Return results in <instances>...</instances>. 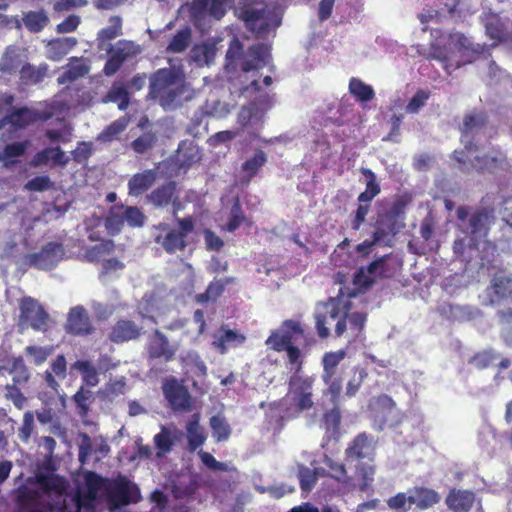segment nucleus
Wrapping results in <instances>:
<instances>
[{"mask_svg": "<svg viewBox=\"0 0 512 512\" xmlns=\"http://www.w3.org/2000/svg\"><path fill=\"white\" fill-rule=\"evenodd\" d=\"M370 407L374 411L382 410V415L376 416L380 417L382 423H385L388 420V415L392 414L395 409V402L388 395H380L371 401Z\"/></svg>", "mask_w": 512, "mask_h": 512, "instance_id": "nucleus-49", "label": "nucleus"}, {"mask_svg": "<svg viewBox=\"0 0 512 512\" xmlns=\"http://www.w3.org/2000/svg\"><path fill=\"white\" fill-rule=\"evenodd\" d=\"M148 95L165 110H171L189 101L193 93L181 69L166 67L151 74Z\"/></svg>", "mask_w": 512, "mask_h": 512, "instance_id": "nucleus-2", "label": "nucleus"}, {"mask_svg": "<svg viewBox=\"0 0 512 512\" xmlns=\"http://www.w3.org/2000/svg\"><path fill=\"white\" fill-rule=\"evenodd\" d=\"M123 217L130 227H141L146 219L141 209L136 206H127L124 209Z\"/></svg>", "mask_w": 512, "mask_h": 512, "instance_id": "nucleus-60", "label": "nucleus"}, {"mask_svg": "<svg viewBox=\"0 0 512 512\" xmlns=\"http://www.w3.org/2000/svg\"><path fill=\"white\" fill-rule=\"evenodd\" d=\"M321 378L327 386L326 394L331 397L333 404H337L342 391V379L337 374L328 375V377L321 375Z\"/></svg>", "mask_w": 512, "mask_h": 512, "instance_id": "nucleus-54", "label": "nucleus"}, {"mask_svg": "<svg viewBox=\"0 0 512 512\" xmlns=\"http://www.w3.org/2000/svg\"><path fill=\"white\" fill-rule=\"evenodd\" d=\"M283 11L279 0L258 1V40L262 37H274L276 29L282 23Z\"/></svg>", "mask_w": 512, "mask_h": 512, "instance_id": "nucleus-8", "label": "nucleus"}, {"mask_svg": "<svg viewBox=\"0 0 512 512\" xmlns=\"http://www.w3.org/2000/svg\"><path fill=\"white\" fill-rule=\"evenodd\" d=\"M220 333L219 338L213 344L221 354L226 353L230 348L240 346L246 340L243 334L225 327H221Z\"/></svg>", "mask_w": 512, "mask_h": 512, "instance_id": "nucleus-34", "label": "nucleus"}, {"mask_svg": "<svg viewBox=\"0 0 512 512\" xmlns=\"http://www.w3.org/2000/svg\"><path fill=\"white\" fill-rule=\"evenodd\" d=\"M51 347H42L36 345H30L25 348V354L33 359V363L36 366L43 364L48 356L52 353Z\"/></svg>", "mask_w": 512, "mask_h": 512, "instance_id": "nucleus-59", "label": "nucleus"}, {"mask_svg": "<svg viewBox=\"0 0 512 512\" xmlns=\"http://www.w3.org/2000/svg\"><path fill=\"white\" fill-rule=\"evenodd\" d=\"M348 310L347 303L337 298H330L327 302L318 304L315 311V320L319 336L326 338L329 335L328 326L334 322H336V335L338 337L342 336L346 331V316Z\"/></svg>", "mask_w": 512, "mask_h": 512, "instance_id": "nucleus-5", "label": "nucleus"}, {"mask_svg": "<svg viewBox=\"0 0 512 512\" xmlns=\"http://www.w3.org/2000/svg\"><path fill=\"white\" fill-rule=\"evenodd\" d=\"M73 368L81 373L82 380L86 385L94 387L99 383L98 372L94 365L91 364L89 361L77 360L76 362H74Z\"/></svg>", "mask_w": 512, "mask_h": 512, "instance_id": "nucleus-44", "label": "nucleus"}, {"mask_svg": "<svg viewBox=\"0 0 512 512\" xmlns=\"http://www.w3.org/2000/svg\"><path fill=\"white\" fill-rule=\"evenodd\" d=\"M210 426L213 432V436L217 441H225L231 434V428L224 417L220 415H214L210 419Z\"/></svg>", "mask_w": 512, "mask_h": 512, "instance_id": "nucleus-51", "label": "nucleus"}, {"mask_svg": "<svg viewBox=\"0 0 512 512\" xmlns=\"http://www.w3.org/2000/svg\"><path fill=\"white\" fill-rule=\"evenodd\" d=\"M512 292V281L505 276H495L492 280L491 287L486 290L489 301L483 299L484 304H493L501 298L506 297Z\"/></svg>", "mask_w": 512, "mask_h": 512, "instance_id": "nucleus-31", "label": "nucleus"}, {"mask_svg": "<svg viewBox=\"0 0 512 512\" xmlns=\"http://www.w3.org/2000/svg\"><path fill=\"white\" fill-rule=\"evenodd\" d=\"M158 179L157 169H145L142 172L133 174L127 183L128 195L133 197L142 196L150 190Z\"/></svg>", "mask_w": 512, "mask_h": 512, "instance_id": "nucleus-18", "label": "nucleus"}, {"mask_svg": "<svg viewBox=\"0 0 512 512\" xmlns=\"http://www.w3.org/2000/svg\"><path fill=\"white\" fill-rule=\"evenodd\" d=\"M502 325V335L505 342L512 346V309H504L498 312Z\"/></svg>", "mask_w": 512, "mask_h": 512, "instance_id": "nucleus-61", "label": "nucleus"}, {"mask_svg": "<svg viewBox=\"0 0 512 512\" xmlns=\"http://www.w3.org/2000/svg\"><path fill=\"white\" fill-rule=\"evenodd\" d=\"M270 50L271 46L269 44L258 43V77L263 76V84L265 86H270L273 83V79L270 75H263L261 72L264 68H267L269 72L274 70Z\"/></svg>", "mask_w": 512, "mask_h": 512, "instance_id": "nucleus-36", "label": "nucleus"}, {"mask_svg": "<svg viewBox=\"0 0 512 512\" xmlns=\"http://www.w3.org/2000/svg\"><path fill=\"white\" fill-rule=\"evenodd\" d=\"M35 483H37L45 493L54 492L57 494H63L67 489L65 479L53 473H37L35 475Z\"/></svg>", "mask_w": 512, "mask_h": 512, "instance_id": "nucleus-32", "label": "nucleus"}, {"mask_svg": "<svg viewBox=\"0 0 512 512\" xmlns=\"http://www.w3.org/2000/svg\"><path fill=\"white\" fill-rule=\"evenodd\" d=\"M49 65L41 63L39 66L25 62L19 70V85L33 86L40 84L48 75Z\"/></svg>", "mask_w": 512, "mask_h": 512, "instance_id": "nucleus-23", "label": "nucleus"}, {"mask_svg": "<svg viewBox=\"0 0 512 512\" xmlns=\"http://www.w3.org/2000/svg\"><path fill=\"white\" fill-rule=\"evenodd\" d=\"M454 158L464 165L467 161L470 162L471 166L479 171L497 172L509 167L505 154L497 149H492L487 153H482L477 148L472 149L471 153L454 151Z\"/></svg>", "mask_w": 512, "mask_h": 512, "instance_id": "nucleus-7", "label": "nucleus"}, {"mask_svg": "<svg viewBox=\"0 0 512 512\" xmlns=\"http://www.w3.org/2000/svg\"><path fill=\"white\" fill-rule=\"evenodd\" d=\"M189 14L195 22L205 19L209 15V0H192L189 4Z\"/></svg>", "mask_w": 512, "mask_h": 512, "instance_id": "nucleus-62", "label": "nucleus"}, {"mask_svg": "<svg viewBox=\"0 0 512 512\" xmlns=\"http://www.w3.org/2000/svg\"><path fill=\"white\" fill-rule=\"evenodd\" d=\"M49 21V17L44 9L28 11L22 17L25 28L32 33L41 32L48 25Z\"/></svg>", "mask_w": 512, "mask_h": 512, "instance_id": "nucleus-35", "label": "nucleus"}, {"mask_svg": "<svg viewBox=\"0 0 512 512\" xmlns=\"http://www.w3.org/2000/svg\"><path fill=\"white\" fill-rule=\"evenodd\" d=\"M457 217L461 221V229L469 237V247L480 249V245H487V236L494 223L493 211L481 208L470 214L467 207L457 209Z\"/></svg>", "mask_w": 512, "mask_h": 512, "instance_id": "nucleus-3", "label": "nucleus"}, {"mask_svg": "<svg viewBox=\"0 0 512 512\" xmlns=\"http://www.w3.org/2000/svg\"><path fill=\"white\" fill-rule=\"evenodd\" d=\"M362 174L367 178L366 189L358 196L359 203L369 204L379 193L380 186L376 181V175L368 168H362Z\"/></svg>", "mask_w": 512, "mask_h": 512, "instance_id": "nucleus-38", "label": "nucleus"}, {"mask_svg": "<svg viewBox=\"0 0 512 512\" xmlns=\"http://www.w3.org/2000/svg\"><path fill=\"white\" fill-rule=\"evenodd\" d=\"M191 38L192 32L190 27H183L182 29L178 30L177 33L172 37L166 48V51L169 53L184 52L189 47Z\"/></svg>", "mask_w": 512, "mask_h": 512, "instance_id": "nucleus-39", "label": "nucleus"}, {"mask_svg": "<svg viewBox=\"0 0 512 512\" xmlns=\"http://www.w3.org/2000/svg\"><path fill=\"white\" fill-rule=\"evenodd\" d=\"M72 399L76 405L78 414L82 417L87 416L89 412V405L93 400L92 392L84 387H80L73 395Z\"/></svg>", "mask_w": 512, "mask_h": 512, "instance_id": "nucleus-52", "label": "nucleus"}, {"mask_svg": "<svg viewBox=\"0 0 512 512\" xmlns=\"http://www.w3.org/2000/svg\"><path fill=\"white\" fill-rule=\"evenodd\" d=\"M429 97L430 93L428 91H417L416 94L411 98V100L407 104L406 111L411 114L418 113L420 109L426 104Z\"/></svg>", "mask_w": 512, "mask_h": 512, "instance_id": "nucleus-64", "label": "nucleus"}, {"mask_svg": "<svg viewBox=\"0 0 512 512\" xmlns=\"http://www.w3.org/2000/svg\"><path fill=\"white\" fill-rule=\"evenodd\" d=\"M146 351L149 359L170 362L175 359L177 347L169 342L162 331L155 329L146 345Z\"/></svg>", "mask_w": 512, "mask_h": 512, "instance_id": "nucleus-14", "label": "nucleus"}, {"mask_svg": "<svg viewBox=\"0 0 512 512\" xmlns=\"http://www.w3.org/2000/svg\"><path fill=\"white\" fill-rule=\"evenodd\" d=\"M349 91L361 102L370 101L375 96L372 86L357 78H351L349 82Z\"/></svg>", "mask_w": 512, "mask_h": 512, "instance_id": "nucleus-47", "label": "nucleus"}, {"mask_svg": "<svg viewBox=\"0 0 512 512\" xmlns=\"http://www.w3.org/2000/svg\"><path fill=\"white\" fill-rule=\"evenodd\" d=\"M175 221L178 229L171 228L167 223H159L155 226L156 230L159 231L154 238L155 243L160 245L170 255L183 252L186 249L188 246L187 237L195 228V223L191 216L184 218L176 217Z\"/></svg>", "mask_w": 512, "mask_h": 512, "instance_id": "nucleus-4", "label": "nucleus"}, {"mask_svg": "<svg viewBox=\"0 0 512 512\" xmlns=\"http://www.w3.org/2000/svg\"><path fill=\"white\" fill-rule=\"evenodd\" d=\"M236 282L234 277H224L215 279L209 283L205 292L196 295V301L204 304L209 301L215 302L225 291L228 285H232Z\"/></svg>", "mask_w": 512, "mask_h": 512, "instance_id": "nucleus-30", "label": "nucleus"}, {"mask_svg": "<svg viewBox=\"0 0 512 512\" xmlns=\"http://www.w3.org/2000/svg\"><path fill=\"white\" fill-rule=\"evenodd\" d=\"M397 233L396 223L393 216L380 217L375 223V231L373 237L379 244L391 247L393 237Z\"/></svg>", "mask_w": 512, "mask_h": 512, "instance_id": "nucleus-24", "label": "nucleus"}, {"mask_svg": "<svg viewBox=\"0 0 512 512\" xmlns=\"http://www.w3.org/2000/svg\"><path fill=\"white\" fill-rule=\"evenodd\" d=\"M367 377V372L363 368L354 367L353 373L347 383L345 395L347 397H354L361 387L364 379Z\"/></svg>", "mask_w": 512, "mask_h": 512, "instance_id": "nucleus-57", "label": "nucleus"}, {"mask_svg": "<svg viewBox=\"0 0 512 512\" xmlns=\"http://www.w3.org/2000/svg\"><path fill=\"white\" fill-rule=\"evenodd\" d=\"M77 45L75 37H63L52 40L49 44L50 51L54 53L53 59H60L69 53Z\"/></svg>", "mask_w": 512, "mask_h": 512, "instance_id": "nucleus-48", "label": "nucleus"}, {"mask_svg": "<svg viewBox=\"0 0 512 512\" xmlns=\"http://www.w3.org/2000/svg\"><path fill=\"white\" fill-rule=\"evenodd\" d=\"M146 200L157 209H164L171 206L174 216L183 208L179 197L178 184L173 180L157 186L146 196Z\"/></svg>", "mask_w": 512, "mask_h": 512, "instance_id": "nucleus-10", "label": "nucleus"}, {"mask_svg": "<svg viewBox=\"0 0 512 512\" xmlns=\"http://www.w3.org/2000/svg\"><path fill=\"white\" fill-rule=\"evenodd\" d=\"M489 0H482L483 12L481 22L483 23L486 34L493 40H501L506 34L507 28L501 21L500 17L491 10Z\"/></svg>", "mask_w": 512, "mask_h": 512, "instance_id": "nucleus-20", "label": "nucleus"}, {"mask_svg": "<svg viewBox=\"0 0 512 512\" xmlns=\"http://www.w3.org/2000/svg\"><path fill=\"white\" fill-rule=\"evenodd\" d=\"M20 323L28 325L34 331L47 332L49 329L50 316L45 308L34 298L24 297L19 303Z\"/></svg>", "mask_w": 512, "mask_h": 512, "instance_id": "nucleus-9", "label": "nucleus"}, {"mask_svg": "<svg viewBox=\"0 0 512 512\" xmlns=\"http://www.w3.org/2000/svg\"><path fill=\"white\" fill-rule=\"evenodd\" d=\"M115 249V244L110 239H104L100 243L89 247L85 252V258L89 262H99L106 255L111 254Z\"/></svg>", "mask_w": 512, "mask_h": 512, "instance_id": "nucleus-42", "label": "nucleus"}, {"mask_svg": "<svg viewBox=\"0 0 512 512\" xmlns=\"http://www.w3.org/2000/svg\"><path fill=\"white\" fill-rule=\"evenodd\" d=\"M107 497L115 507L138 503L141 493L138 486L125 477L114 481L107 490Z\"/></svg>", "mask_w": 512, "mask_h": 512, "instance_id": "nucleus-11", "label": "nucleus"}, {"mask_svg": "<svg viewBox=\"0 0 512 512\" xmlns=\"http://www.w3.org/2000/svg\"><path fill=\"white\" fill-rule=\"evenodd\" d=\"M163 391L174 411H189L191 409V395L184 386L173 380L164 385Z\"/></svg>", "mask_w": 512, "mask_h": 512, "instance_id": "nucleus-17", "label": "nucleus"}, {"mask_svg": "<svg viewBox=\"0 0 512 512\" xmlns=\"http://www.w3.org/2000/svg\"><path fill=\"white\" fill-rule=\"evenodd\" d=\"M450 45L463 52H472L474 54H480L484 47L479 43H472L465 35L461 33H453L449 36Z\"/></svg>", "mask_w": 512, "mask_h": 512, "instance_id": "nucleus-45", "label": "nucleus"}, {"mask_svg": "<svg viewBox=\"0 0 512 512\" xmlns=\"http://www.w3.org/2000/svg\"><path fill=\"white\" fill-rule=\"evenodd\" d=\"M102 103H115L121 111L126 110L130 104V93L127 86L121 81H114L108 92L102 97Z\"/></svg>", "mask_w": 512, "mask_h": 512, "instance_id": "nucleus-27", "label": "nucleus"}, {"mask_svg": "<svg viewBox=\"0 0 512 512\" xmlns=\"http://www.w3.org/2000/svg\"><path fill=\"white\" fill-rule=\"evenodd\" d=\"M65 330L74 336H87L94 332L89 314L83 306H75L69 310Z\"/></svg>", "mask_w": 512, "mask_h": 512, "instance_id": "nucleus-15", "label": "nucleus"}, {"mask_svg": "<svg viewBox=\"0 0 512 512\" xmlns=\"http://www.w3.org/2000/svg\"><path fill=\"white\" fill-rule=\"evenodd\" d=\"M15 502L19 509L24 510L32 505H34L37 501V491L29 488L25 484L20 485L14 491Z\"/></svg>", "mask_w": 512, "mask_h": 512, "instance_id": "nucleus-46", "label": "nucleus"}, {"mask_svg": "<svg viewBox=\"0 0 512 512\" xmlns=\"http://www.w3.org/2000/svg\"><path fill=\"white\" fill-rule=\"evenodd\" d=\"M302 336L300 324L294 320H286L266 341V344L276 350L285 351L291 369L295 373L290 378L288 396L300 411L310 409L313 406L312 384L313 379L301 375V351L293 345Z\"/></svg>", "mask_w": 512, "mask_h": 512, "instance_id": "nucleus-1", "label": "nucleus"}, {"mask_svg": "<svg viewBox=\"0 0 512 512\" xmlns=\"http://www.w3.org/2000/svg\"><path fill=\"white\" fill-rule=\"evenodd\" d=\"M474 500L475 495L472 491L452 489L446 497V504L454 512H468Z\"/></svg>", "mask_w": 512, "mask_h": 512, "instance_id": "nucleus-25", "label": "nucleus"}, {"mask_svg": "<svg viewBox=\"0 0 512 512\" xmlns=\"http://www.w3.org/2000/svg\"><path fill=\"white\" fill-rule=\"evenodd\" d=\"M89 70L90 67L84 62L82 58L73 57L71 58L70 63L67 65L66 71H64L58 77L57 82L60 85L73 82L87 75Z\"/></svg>", "mask_w": 512, "mask_h": 512, "instance_id": "nucleus-33", "label": "nucleus"}, {"mask_svg": "<svg viewBox=\"0 0 512 512\" xmlns=\"http://www.w3.org/2000/svg\"><path fill=\"white\" fill-rule=\"evenodd\" d=\"M24 63L25 61H23L21 57L19 48L14 45H10L5 48V51L1 56L0 71L3 74L8 75L15 74L16 72L19 73V70Z\"/></svg>", "mask_w": 512, "mask_h": 512, "instance_id": "nucleus-29", "label": "nucleus"}, {"mask_svg": "<svg viewBox=\"0 0 512 512\" xmlns=\"http://www.w3.org/2000/svg\"><path fill=\"white\" fill-rule=\"evenodd\" d=\"M34 414L32 411H26L23 416V423L18 429V437L24 443H27L34 431Z\"/></svg>", "mask_w": 512, "mask_h": 512, "instance_id": "nucleus-63", "label": "nucleus"}, {"mask_svg": "<svg viewBox=\"0 0 512 512\" xmlns=\"http://www.w3.org/2000/svg\"><path fill=\"white\" fill-rule=\"evenodd\" d=\"M188 447L191 451H195L197 448L203 445L206 437L199 426V418L197 415H193L188 421L186 426Z\"/></svg>", "mask_w": 512, "mask_h": 512, "instance_id": "nucleus-37", "label": "nucleus"}, {"mask_svg": "<svg viewBox=\"0 0 512 512\" xmlns=\"http://www.w3.org/2000/svg\"><path fill=\"white\" fill-rule=\"evenodd\" d=\"M122 34V18L120 16H111L109 25L100 30L98 36L102 41H110Z\"/></svg>", "mask_w": 512, "mask_h": 512, "instance_id": "nucleus-55", "label": "nucleus"}, {"mask_svg": "<svg viewBox=\"0 0 512 512\" xmlns=\"http://www.w3.org/2000/svg\"><path fill=\"white\" fill-rule=\"evenodd\" d=\"M85 485L86 491L77 489L72 497L64 500L61 512H94V503L104 485V478L96 472H87Z\"/></svg>", "mask_w": 512, "mask_h": 512, "instance_id": "nucleus-6", "label": "nucleus"}, {"mask_svg": "<svg viewBox=\"0 0 512 512\" xmlns=\"http://www.w3.org/2000/svg\"><path fill=\"white\" fill-rule=\"evenodd\" d=\"M27 147V141L7 144L0 153V160L3 161L5 167H9L16 163V158L24 155Z\"/></svg>", "mask_w": 512, "mask_h": 512, "instance_id": "nucleus-41", "label": "nucleus"}, {"mask_svg": "<svg viewBox=\"0 0 512 512\" xmlns=\"http://www.w3.org/2000/svg\"><path fill=\"white\" fill-rule=\"evenodd\" d=\"M440 495L433 489L425 487H414L410 489V505L418 509H428L440 501Z\"/></svg>", "mask_w": 512, "mask_h": 512, "instance_id": "nucleus-28", "label": "nucleus"}, {"mask_svg": "<svg viewBox=\"0 0 512 512\" xmlns=\"http://www.w3.org/2000/svg\"><path fill=\"white\" fill-rule=\"evenodd\" d=\"M9 374L14 385H24L30 379V373L21 356L10 360Z\"/></svg>", "mask_w": 512, "mask_h": 512, "instance_id": "nucleus-40", "label": "nucleus"}, {"mask_svg": "<svg viewBox=\"0 0 512 512\" xmlns=\"http://www.w3.org/2000/svg\"><path fill=\"white\" fill-rule=\"evenodd\" d=\"M15 127L24 128L36 120V113L28 107L17 108L7 116Z\"/></svg>", "mask_w": 512, "mask_h": 512, "instance_id": "nucleus-43", "label": "nucleus"}, {"mask_svg": "<svg viewBox=\"0 0 512 512\" xmlns=\"http://www.w3.org/2000/svg\"><path fill=\"white\" fill-rule=\"evenodd\" d=\"M242 45L236 41L232 44L226 54L229 64L239 66L243 72H249L256 69V46H251L249 51L254 54L252 59L246 60L242 57Z\"/></svg>", "mask_w": 512, "mask_h": 512, "instance_id": "nucleus-26", "label": "nucleus"}, {"mask_svg": "<svg viewBox=\"0 0 512 512\" xmlns=\"http://www.w3.org/2000/svg\"><path fill=\"white\" fill-rule=\"evenodd\" d=\"M485 121L486 117L482 112L473 111L465 115L461 127V141L465 146L464 152L471 153V150L474 149L471 141L472 136L484 126Z\"/></svg>", "mask_w": 512, "mask_h": 512, "instance_id": "nucleus-21", "label": "nucleus"}, {"mask_svg": "<svg viewBox=\"0 0 512 512\" xmlns=\"http://www.w3.org/2000/svg\"><path fill=\"white\" fill-rule=\"evenodd\" d=\"M157 141V137L153 132H145L130 144L131 149L137 154H144L152 149Z\"/></svg>", "mask_w": 512, "mask_h": 512, "instance_id": "nucleus-53", "label": "nucleus"}, {"mask_svg": "<svg viewBox=\"0 0 512 512\" xmlns=\"http://www.w3.org/2000/svg\"><path fill=\"white\" fill-rule=\"evenodd\" d=\"M127 126V122L123 119H118L109 124L98 136V139L103 142L112 141L115 137L121 134Z\"/></svg>", "mask_w": 512, "mask_h": 512, "instance_id": "nucleus-58", "label": "nucleus"}, {"mask_svg": "<svg viewBox=\"0 0 512 512\" xmlns=\"http://www.w3.org/2000/svg\"><path fill=\"white\" fill-rule=\"evenodd\" d=\"M138 52V46L132 41L119 40L115 48L109 50L110 55L103 67V74L108 77L113 76L127 59L135 56Z\"/></svg>", "mask_w": 512, "mask_h": 512, "instance_id": "nucleus-12", "label": "nucleus"}, {"mask_svg": "<svg viewBox=\"0 0 512 512\" xmlns=\"http://www.w3.org/2000/svg\"><path fill=\"white\" fill-rule=\"evenodd\" d=\"M64 256V247L58 242H48L37 253L29 255V263L40 270H50Z\"/></svg>", "mask_w": 512, "mask_h": 512, "instance_id": "nucleus-13", "label": "nucleus"}, {"mask_svg": "<svg viewBox=\"0 0 512 512\" xmlns=\"http://www.w3.org/2000/svg\"><path fill=\"white\" fill-rule=\"evenodd\" d=\"M154 444L157 449V456L161 457L168 453L174 445L170 431L162 427L161 431L154 436Z\"/></svg>", "mask_w": 512, "mask_h": 512, "instance_id": "nucleus-56", "label": "nucleus"}, {"mask_svg": "<svg viewBox=\"0 0 512 512\" xmlns=\"http://www.w3.org/2000/svg\"><path fill=\"white\" fill-rule=\"evenodd\" d=\"M202 159V151L192 140H183L179 143L175 155V164L179 169L187 170Z\"/></svg>", "mask_w": 512, "mask_h": 512, "instance_id": "nucleus-19", "label": "nucleus"}, {"mask_svg": "<svg viewBox=\"0 0 512 512\" xmlns=\"http://www.w3.org/2000/svg\"><path fill=\"white\" fill-rule=\"evenodd\" d=\"M375 440L372 436H368L366 433L359 434L347 448L346 454L349 459L371 460L374 455Z\"/></svg>", "mask_w": 512, "mask_h": 512, "instance_id": "nucleus-22", "label": "nucleus"}, {"mask_svg": "<svg viewBox=\"0 0 512 512\" xmlns=\"http://www.w3.org/2000/svg\"><path fill=\"white\" fill-rule=\"evenodd\" d=\"M143 333V327L135 321L127 318H120L111 327L108 338L113 343L121 344L138 340Z\"/></svg>", "mask_w": 512, "mask_h": 512, "instance_id": "nucleus-16", "label": "nucleus"}, {"mask_svg": "<svg viewBox=\"0 0 512 512\" xmlns=\"http://www.w3.org/2000/svg\"><path fill=\"white\" fill-rule=\"evenodd\" d=\"M345 355L346 353L344 350L326 353L322 359V375H326V377H328V375L337 374V367L339 363L345 358Z\"/></svg>", "mask_w": 512, "mask_h": 512, "instance_id": "nucleus-50", "label": "nucleus"}]
</instances>
